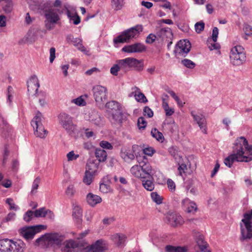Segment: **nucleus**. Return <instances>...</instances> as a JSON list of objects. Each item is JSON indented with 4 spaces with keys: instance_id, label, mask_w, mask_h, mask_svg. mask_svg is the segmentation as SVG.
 I'll return each mask as SVG.
<instances>
[{
    "instance_id": "obj_1",
    "label": "nucleus",
    "mask_w": 252,
    "mask_h": 252,
    "mask_svg": "<svg viewBox=\"0 0 252 252\" xmlns=\"http://www.w3.org/2000/svg\"><path fill=\"white\" fill-rule=\"evenodd\" d=\"M252 159V146L248 144V141L243 136L236 140L233 146V154L224 160L225 165L231 167L235 161L249 162Z\"/></svg>"
},
{
    "instance_id": "obj_2",
    "label": "nucleus",
    "mask_w": 252,
    "mask_h": 252,
    "mask_svg": "<svg viewBox=\"0 0 252 252\" xmlns=\"http://www.w3.org/2000/svg\"><path fill=\"white\" fill-rule=\"evenodd\" d=\"M143 31L142 25H137L124 31L121 34L113 40L115 44L128 42L130 39L135 38Z\"/></svg>"
},
{
    "instance_id": "obj_3",
    "label": "nucleus",
    "mask_w": 252,
    "mask_h": 252,
    "mask_svg": "<svg viewBox=\"0 0 252 252\" xmlns=\"http://www.w3.org/2000/svg\"><path fill=\"white\" fill-rule=\"evenodd\" d=\"M243 224H241V241L250 239L252 237V210L244 214L242 220Z\"/></svg>"
},
{
    "instance_id": "obj_4",
    "label": "nucleus",
    "mask_w": 252,
    "mask_h": 252,
    "mask_svg": "<svg viewBox=\"0 0 252 252\" xmlns=\"http://www.w3.org/2000/svg\"><path fill=\"white\" fill-rule=\"evenodd\" d=\"M117 63H119L121 70L125 72L131 70L132 68L138 71H142L143 69V61L134 58L128 57L119 60L117 61Z\"/></svg>"
},
{
    "instance_id": "obj_5",
    "label": "nucleus",
    "mask_w": 252,
    "mask_h": 252,
    "mask_svg": "<svg viewBox=\"0 0 252 252\" xmlns=\"http://www.w3.org/2000/svg\"><path fill=\"white\" fill-rule=\"evenodd\" d=\"M230 59L234 65H240L246 60V52L244 48L240 45H236L233 47L230 53Z\"/></svg>"
},
{
    "instance_id": "obj_6",
    "label": "nucleus",
    "mask_w": 252,
    "mask_h": 252,
    "mask_svg": "<svg viewBox=\"0 0 252 252\" xmlns=\"http://www.w3.org/2000/svg\"><path fill=\"white\" fill-rule=\"evenodd\" d=\"M59 124L69 134L76 131V125L73 123V118L65 113H61L58 116Z\"/></svg>"
},
{
    "instance_id": "obj_7",
    "label": "nucleus",
    "mask_w": 252,
    "mask_h": 252,
    "mask_svg": "<svg viewBox=\"0 0 252 252\" xmlns=\"http://www.w3.org/2000/svg\"><path fill=\"white\" fill-rule=\"evenodd\" d=\"M63 239V236L59 233H48L37 239L36 243L38 245H47L48 246L54 244L59 245L62 243Z\"/></svg>"
},
{
    "instance_id": "obj_8",
    "label": "nucleus",
    "mask_w": 252,
    "mask_h": 252,
    "mask_svg": "<svg viewBox=\"0 0 252 252\" xmlns=\"http://www.w3.org/2000/svg\"><path fill=\"white\" fill-rule=\"evenodd\" d=\"M41 120L42 114L38 112L32 120L31 126L34 129L35 135L41 138H43L46 136L47 131L45 129L41 123Z\"/></svg>"
},
{
    "instance_id": "obj_9",
    "label": "nucleus",
    "mask_w": 252,
    "mask_h": 252,
    "mask_svg": "<svg viewBox=\"0 0 252 252\" xmlns=\"http://www.w3.org/2000/svg\"><path fill=\"white\" fill-rule=\"evenodd\" d=\"M93 96L97 105H104L107 100V89L101 85H95L93 87Z\"/></svg>"
},
{
    "instance_id": "obj_10",
    "label": "nucleus",
    "mask_w": 252,
    "mask_h": 252,
    "mask_svg": "<svg viewBox=\"0 0 252 252\" xmlns=\"http://www.w3.org/2000/svg\"><path fill=\"white\" fill-rule=\"evenodd\" d=\"M46 228V226L44 225H37L35 226L23 227L21 229L22 235L27 240L32 239L35 234L40 232L42 230Z\"/></svg>"
},
{
    "instance_id": "obj_11",
    "label": "nucleus",
    "mask_w": 252,
    "mask_h": 252,
    "mask_svg": "<svg viewBox=\"0 0 252 252\" xmlns=\"http://www.w3.org/2000/svg\"><path fill=\"white\" fill-rule=\"evenodd\" d=\"M106 107L113 111L112 113V116L115 122H120L122 117L120 104L116 101L112 100L106 103Z\"/></svg>"
},
{
    "instance_id": "obj_12",
    "label": "nucleus",
    "mask_w": 252,
    "mask_h": 252,
    "mask_svg": "<svg viewBox=\"0 0 252 252\" xmlns=\"http://www.w3.org/2000/svg\"><path fill=\"white\" fill-rule=\"evenodd\" d=\"M191 44L189 40H180L176 44L174 52L176 55L186 57L190 51Z\"/></svg>"
},
{
    "instance_id": "obj_13",
    "label": "nucleus",
    "mask_w": 252,
    "mask_h": 252,
    "mask_svg": "<svg viewBox=\"0 0 252 252\" xmlns=\"http://www.w3.org/2000/svg\"><path fill=\"white\" fill-rule=\"evenodd\" d=\"M167 222L173 227L182 225L184 220L181 215L176 213H168L166 216Z\"/></svg>"
},
{
    "instance_id": "obj_14",
    "label": "nucleus",
    "mask_w": 252,
    "mask_h": 252,
    "mask_svg": "<svg viewBox=\"0 0 252 252\" xmlns=\"http://www.w3.org/2000/svg\"><path fill=\"white\" fill-rule=\"evenodd\" d=\"M28 93L29 96H34L39 87L38 78L35 75L32 76L27 81Z\"/></svg>"
},
{
    "instance_id": "obj_15",
    "label": "nucleus",
    "mask_w": 252,
    "mask_h": 252,
    "mask_svg": "<svg viewBox=\"0 0 252 252\" xmlns=\"http://www.w3.org/2000/svg\"><path fill=\"white\" fill-rule=\"evenodd\" d=\"M191 116L193 117L194 121L197 124L202 131L207 133L206 121L205 117L202 114L192 110L190 112Z\"/></svg>"
},
{
    "instance_id": "obj_16",
    "label": "nucleus",
    "mask_w": 252,
    "mask_h": 252,
    "mask_svg": "<svg viewBox=\"0 0 252 252\" xmlns=\"http://www.w3.org/2000/svg\"><path fill=\"white\" fill-rule=\"evenodd\" d=\"M146 49L145 46L141 43H136L125 46L122 51L127 53H141Z\"/></svg>"
},
{
    "instance_id": "obj_17",
    "label": "nucleus",
    "mask_w": 252,
    "mask_h": 252,
    "mask_svg": "<svg viewBox=\"0 0 252 252\" xmlns=\"http://www.w3.org/2000/svg\"><path fill=\"white\" fill-rule=\"evenodd\" d=\"M64 247L62 248V252H78L80 244L73 240H68L63 243Z\"/></svg>"
},
{
    "instance_id": "obj_18",
    "label": "nucleus",
    "mask_w": 252,
    "mask_h": 252,
    "mask_svg": "<svg viewBox=\"0 0 252 252\" xmlns=\"http://www.w3.org/2000/svg\"><path fill=\"white\" fill-rule=\"evenodd\" d=\"M59 10L51 8L47 10L45 12V17L47 22L50 24H55L60 20V17L58 13Z\"/></svg>"
},
{
    "instance_id": "obj_19",
    "label": "nucleus",
    "mask_w": 252,
    "mask_h": 252,
    "mask_svg": "<svg viewBox=\"0 0 252 252\" xmlns=\"http://www.w3.org/2000/svg\"><path fill=\"white\" fill-rule=\"evenodd\" d=\"M157 35L163 40L169 41L173 38V34L171 29L166 27L162 28L158 31Z\"/></svg>"
},
{
    "instance_id": "obj_20",
    "label": "nucleus",
    "mask_w": 252,
    "mask_h": 252,
    "mask_svg": "<svg viewBox=\"0 0 252 252\" xmlns=\"http://www.w3.org/2000/svg\"><path fill=\"white\" fill-rule=\"evenodd\" d=\"M182 204L188 213H194L197 210L196 203L188 198L183 199Z\"/></svg>"
},
{
    "instance_id": "obj_21",
    "label": "nucleus",
    "mask_w": 252,
    "mask_h": 252,
    "mask_svg": "<svg viewBox=\"0 0 252 252\" xmlns=\"http://www.w3.org/2000/svg\"><path fill=\"white\" fill-rule=\"evenodd\" d=\"M120 156L126 162H129L135 158L133 151L126 147H123L121 149Z\"/></svg>"
},
{
    "instance_id": "obj_22",
    "label": "nucleus",
    "mask_w": 252,
    "mask_h": 252,
    "mask_svg": "<svg viewBox=\"0 0 252 252\" xmlns=\"http://www.w3.org/2000/svg\"><path fill=\"white\" fill-rule=\"evenodd\" d=\"M132 92L131 94L129 95L131 96L134 95L135 99L139 102L145 103L148 101L145 95L140 92V89L137 87L132 88Z\"/></svg>"
},
{
    "instance_id": "obj_23",
    "label": "nucleus",
    "mask_w": 252,
    "mask_h": 252,
    "mask_svg": "<svg viewBox=\"0 0 252 252\" xmlns=\"http://www.w3.org/2000/svg\"><path fill=\"white\" fill-rule=\"evenodd\" d=\"M10 250L8 252H23L25 247V244L23 241L18 240L13 241L11 240Z\"/></svg>"
},
{
    "instance_id": "obj_24",
    "label": "nucleus",
    "mask_w": 252,
    "mask_h": 252,
    "mask_svg": "<svg viewBox=\"0 0 252 252\" xmlns=\"http://www.w3.org/2000/svg\"><path fill=\"white\" fill-rule=\"evenodd\" d=\"M86 200L87 203L92 207L95 206L102 201V199L99 196L93 193H89L87 195Z\"/></svg>"
},
{
    "instance_id": "obj_25",
    "label": "nucleus",
    "mask_w": 252,
    "mask_h": 252,
    "mask_svg": "<svg viewBox=\"0 0 252 252\" xmlns=\"http://www.w3.org/2000/svg\"><path fill=\"white\" fill-rule=\"evenodd\" d=\"M99 162L97 160H90L87 164L86 171L95 175L99 168Z\"/></svg>"
},
{
    "instance_id": "obj_26",
    "label": "nucleus",
    "mask_w": 252,
    "mask_h": 252,
    "mask_svg": "<svg viewBox=\"0 0 252 252\" xmlns=\"http://www.w3.org/2000/svg\"><path fill=\"white\" fill-rule=\"evenodd\" d=\"M130 171L131 173L136 178L141 179H145L146 178V176H144L141 167L140 165H135L133 166Z\"/></svg>"
},
{
    "instance_id": "obj_27",
    "label": "nucleus",
    "mask_w": 252,
    "mask_h": 252,
    "mask_svg": "<svg viewBox=\"0 0 252 252\" xmlns=\"http://www.w3.org/2000/svg\"><path fill=\"white\" fill-rule=\"evenodd\" d=\"M91 247L96 252H103L106 249V244L104 241L100 239L97 240Z\"/></svg>"
},
{
    "instance_id": "obj_28",
    "label": "nucleus",
    "mask_w": 252,
    "mask_h": 252,
    "mask_svg": "<svg viewBox=\"0 0 252 252\" xmlns=\"http://www.w3.org/2000/svg\"><path fill=\"white\" fill-rule=\"evenodd\" d=\"M196 243L201 251L206 250L208 245L204 240V236L202 235L198 234L196 238Z\"/></svg>"
},
{
    "instance_id": "obj_29",
    "label": "nucleus",
    "mask_w": 252,
    "mask_h": 252,
    "mask_svg": "<svg viewBox=\"0 0 252 252\" xmlns=\"http://www.w3.org/2000/svg\"><path fill=\"white\" fill-rule=\"evenodd\" d=\"M140 166L141 167L142 173L144 176H146V177L151 176L152 173V167L149 163H147L145 161L139 162Z\"/></svg>"
},
{
    "instance_id": "obj_30",
    "label": "nucleus",
    "mask_w": 252,
    "mask_h": 252,
    "mask_svg": "<svg viewBox=\"0 0 252 252\" xmlns=\"http://www.w3.org/2000/svg\"><path fill=\"white\" fill-rule=\"evenodd\" d=\"M11 240L4 239L0 240V251L2 252H8L10 250Z\"/></svg>"
},
{
    "instance_id": "obj_31",
    "label": "nucleus",
    "mask_w": 252,
    "mask_h": 252,
    "mask_svg": "<svg viewBox=\"0 0 252 252\" xmlns=\"http://www.w3.org/2000/svg\"><path fill=\"white\" fill-rule=\"evenodd\" d=\"M95 155L99 162L104 161L107 158V153L105 150L100 148L96 149Z\"/></svg>"
},
{
    "instance_id": "obj_32",
    "label": "nucleus",
    "mask_w": 252,
    "mask_h": 252,
    "mask_svg": "<svg viewBox=\"0 0 252 252\" xmlns=\"http://www.w3.org/2000/svg\"><path fill=\"white\" fill-rule=\"evenodd\" d=\"M89 120L93 124L98 126L100 124L101 118L99 114L95 111H93L90 114Z\"/></svg>"
},
{
    "instance_id": "obj_33",
    "label": "nucleus",
    "mask_w": 252,
    "mask_h": 252,
    "mask_svg": "<svg viewBox=\"0 0 252 252\" xmlns=\"http://www.w3.org/2000/svg\"><path fill=\"white\" fill-rule=\"evenodd\" d=\"M72 43L79 50L82 52L88 54V51L86 50L85 47L82 44V40L80 38H74Z\"/></svg>"
},
{
    "instance_id": "obj_34",
    "label": "nucleus",
    "mask_w": 252,
    "mask_h": 252,
    "mask_svg": "<svg viewBox=\"0 0 252 252\" xmlns=\"http://www.w3.org/2000/svg\"><path fill=\"white\" fill-rule=\"evenodd\" d=\"M165 251L166 252H187L188 250L184 247L167 245L165 247Z\"/></svg>"
},
{
    "instance_id": "obj_35",
    "label": "nucleus",
    "mask_w": 252,
    "mask_h": 252,
    "mask_svg": "<svg viewBox=\"0 0 252 252\" xmlns=\"http://www.w3.org/2000/svg\"><path fill=\"white\" fill-rule=\"evenodd\" d=\"M2 2V5L3 6V10L5 13H10L13 8V3L12 0H0Z\"/></svg>"
},
{
    "instance_id": "obj_36",
    "label": "nucleus",
    "mask_w": 252,
    "mask_h": 252,
    "mask_svg": "<svg viewBox=\"0 0 252 252\" xmlns=\"http://www.w3.org/2000/svg\"><path fill=\"white\" fill-rule=\"evenodd\" d=\"M66 14L68 18L70 21H73L74 25H76L80 23V18L76 13L72 14L68 9H67Z\"/></svg>"
},
{
    "instance_id": "obj_37",
    "label": "nucleus",
    "mask_w": 252,
    "mask_h": 252,
    "mask_svg": "<svg viewBox=\"0 0 252 252\" xmlns=\"http://www.w3.org/2000/svg\"><path fill=\"white\" fill-rule=\"evenodd\" d=\"M152 136L159 142H162L164 139L162 133L159 132L157 128L152 129L151 132Z\"/></svg>"
},
{
    "instance_id": "obj_38",
    "label": "nucleus",
    "mask_w": 252,
    "mask_h": 252,
    "mask_svg": "<svg viewBox=\"0 0 252 252\" xmlns=\"http://www.w3.org/2000/svg\"><path fill=\"white\" fill-rule=\"evenodd\" d=\"M113 239L118 246H121L125 242L126 237L124 234H116L113 236Z\"/></svg>"
},
{
    "instance_id": "obj_39",
    "label": "nucleus",
    "mask_w": 252,
    "mask_h": 252,
    "mask_svg": "<svg viewBox=\"0 0 252 252\" xmlns=\"http://www.w3.org/2000/svg\"><path fill=\"white\" fill-rule=\"evenodd\" d=\"M142 182L143 186L146 190L152 191L154 189L155 185L152 181L142 179Z\"/></svg>"
},
{
    "instance_id": "obj_40",
    "label": "nucleus",
    "mask_w": 252,
    "mask_h": 252,
    "mask_svg": "<svg viewBox=\"0 0 252 252\" xmlns=\"http://www.w3.org/2000/svg\"><path fill=\"white\" fill-rule=\"evenodd\" d=\"M124 0H111V6L115 10H121L124 6Z\"/></svg>"
},
{
    "instance_id": "obj_41",
    "label": "nucleus",
    "mask_w": 252,
    "mask_h": 252,
    "mask_svg": "<svg viewBox=\"0 0 252 252\" xmlns=\"http://www.w3.org/2000/svg\"><path fill=\"white\" fill-rule=\"evenodd\" d=\"M151 197L153 201L157 205H160L162 203L163 198L157 192H152L151 193Z\"/></svg>"
},
{
    "instance_id": "obj_42",
    "label": "nucleus",
    "mask_w": 252,
    "mask_h": 252,
    "mask_svg": "<svg viewBox=\"0 0 252 252\" xmlns=\"http://www.w3.org/2000/svg\"><path fill=\"white\" fill-rule=\"evenodd\" d=\"M72 216L78 219H79L82 216V210L77 205H73Z\"/></svg>"
},
{
    "instance_id": "obj_43",
    "label": "nucleus",
    "mask_w": 252,
    "mask_h": 252,
    "mask_svg": "<svg viewBox=\"0 0 252 252\" xmlns=\"http://www.w3.org/2000/svg\"><path fill=\"white\" fill-rule=\"evenodd\" d=\"M94 174L86 171L83 182L87 185H90L93 182V176Z\"/></svg>"
},
{
    "instance_id": "obj_44",
    "label": "nucleus",
    "mask_w": 252,
    "mask_h": 252,
    "mask_svg": "<svg viewBox=\"0 0 252 252\" xmlns=\"http://www.w3.org/2000/svg\"><path fill=\"white\" fill-rule=\"evenodd\" d=\"M41 179L39 177H37L33 181L31 193L33 194L36 192V190L39 187V184L40 183Z\"/></svg>"
},
{
    "instance_id": "obj_45",
    "label": "nucleus",
    "mask_w": 252,
    "mask_h": 252,
    "mask_svg": "<svg viewBox=\"0 0 252 252\" xmlns=\"http://www.w3.org/2000/svg\"><path fill=\"white\" fill-rule=\"evenodd\" d=\"M8 127V123L0 113V128L1 129L2 132L7 131Z\"/></svg>"
},
{
    "instance_id": "obj_46",
    "label": "nucleus",
    "mask_w": 252,
    "mask_h": 252,
    "mask_svg": "<svg viewBox=\"0 0 252 252\" xmlns=\"http://www.w3.org/2000/svg\"><path fill=\"white\" fill-rule=\"evenodd\" d=\"M207 46L210 50H217L220 48V45L214 41H213L211 38H208L207 39Z\"/></svg>"
},
{
    "instance_id": "obj_47",
    "label": "nucleus",
    "mask_w": 252,
    "mask_h": 252,
    "mask_svg": "<svg viewBox=\"0 0 252 252\" xmlns=\"http://www.w3.org/2000/svg\"><path fill=\"white\" fill-rule=\"evenodd\" d=\"M179 167L178 168V170L179 171V174L180 176H183V174H189V172L188 171V169L186 164L184 163H178Z\"/></svg>"
},
{
    "instance_id": "obj_48",
    "label": "nucleus",
    "mask_w": 252,
    "mask_h": 252,
    "mask_svg": "<svg viewBox=\"0 0 252 252\" xmlns=\"http://www.w3.org/2000/svg\"><path fill=\"white\" fill-rule=\"evenodd\" d=\"M46 209H47L44 207H42L34 211V217L36 218H45V212L46 211Z\"/></svg>"
},
{
    "instance_id": "obj_49",
    "label": "nucleus",
    "mask_w": 252,
    "mask_h": 252,
    "mask_svg": "<svg viewBox=\"0 0 252 252\" xmlns=\"http://www.w3.org/2000/svg\"><path fill=\"white\" fill-rule=\"evenodd\" d=\"M34 217H35L34 212L29 210L24 215L23 219L26 222H29L32 220Z\"/></svg>"
},
{
    "instance_id": "obj_50",
    "label": "nucleus",
    "mask_w": 252,
    "mask_h": 252,
    "mask_svg": "<svg viewBox=\"0 0 252 252\" xmlns=\"http://www.w3.org/2000/svg\"><path fill=\"white\" fill-rule=\"evenodd\" d=\"M181 63L186 67L190 69L193 68L195 66L194 63L191 60L187 59L182 60Z\"/></svg>"
},
{
    "instance_id": "obj_51",
    "label": "nucleus",
    "mask_w": 252,
    "mask_h": 252,
    "mask_svg": "<svg viewBox=\"0 0 252 252\" xmlns=\"http://www.w3.org/2000/svg\"><path fill=\"white\" fill-rule=\"evenodd\" d=\"M5 202L6 204H8L9 206V210H14L15 211H17L19 209V207L14 203L13 200L12 198H7Z\"/></svg>"
},
{
    "instance_id": "obj_52",
    "label": "nucleus",
    "mask_w": 252,
    "mask_h": 252,
    "mask_svg": "<svg viewBox=\"0 0 252 252\" xmlns=\"http://www.w3.org/2000/svg\"><path fill=\"white\" fill-rule=\"evenodd\" d=\"M13 88L11 86H8L7 88V99H6V103L9 106L11 107L12 105V101L13 97L12 96V94L11 92H12Z\"/></svg>"
},
{
    "instance_id": "obj_53",
    "label": "nucleus",
    "mask_w": 252,
    "mask_h": 252,
    "mask_svg": "<svg viewBox=\"0 0 252 252\" xmlns=\"http://www.w3.org/2000/svg\"><path fill=\"white\" fill-rule=\"evenodd\" d=\"M204 28L205 24L203 21L197 22L194 25L195 32L197 33H201V32L204 30Z\"/></svg>"
},
{
    "instance_id": "obj_54",
    "label": "nucleus",
    "mask_w": 252,
    "mask_h": 252,
    "mask_svg": "<svg viewBox=\"0 0 252 252\" xmlns=\"http://www.w3.org/2000/svg\"><path fill=\"white\" fill-rule=\"evenodd\" d=\"M243 30L246 35L252 36V27L247 23L243 25Z\"/></svg>"
},
{
    "instance_id": "obj_55",
    "label": "nucleus",
    "mask_w": 252,
    "mask_h": 252,
    "mask_svg": "<svg viewBox=\"0 0 252 252\" xmlns=\"http://www.w3.org/2000/svg\"><path fill=\"white\" fill-rule=\"evenodd\" d=\"M137 125L140 129H144L147 126V122L145 119L141 117L138 118L137 121Z\"/></svg>"
},
{
    "instance_id": "obj_56",
    "label": "nucleus",
    "mask_w": 252,
    "mask_h": 252,
    "mask_svg": "<svg viewBox=\"0 0 252 252\" xmlns=\"http://www.w3.org/2000/svg\"><path fill=\"white\" fill-rule=\"evenodd\" d=\"M120 70H121L120 65L119 63H117L116 64H115L112 67H111L110 69V72L112 75L117 76L118 75V71Z\"/></svg>"
},
{
    "instance_id": "obj_57",
    "label": "nucleus",
    "mask_w": 252,
    "mask_h": 252,
    "mask_svg": "<svg viewBox=\"0 0 252 252\" xmlns=\"http://www.w3.org/2000/svg\"><path fill=\"white\" fill-rule=\"evenodd\" d=\"M100 191L104 193L109 192L111 190L110 186L106 184L101 183L99 186Z\"/></svg>"
},
{
    "instance_id": "obj_58",
    "label": "nucleus",
    "mask_w": 252,
    "mask_h": 252,
    "mask_svg": "<svg viewBox=\"0 0 252 252\" xmlns=\"http://www.w3.org/2000/svg\"><path fill=\"white\" fill-rule=\"evenodd\" d=\"M75 192V189L73 185H69L67 187V188L65 191L66 194L69 197H72L74 195Z\"/></svg>"
},
{
    "instance_id": "obj_59",
    "label": "nucleus",
    "mask_w": 252,
    "mask_h": 252,
    "mask_svg": "<svg viewBox=\"0 0 252 252\" xmlns=\"http://www.w3.org/2000/svg\"><path fill=\"white\" fill-rule=\"evenodd\" d=\"M16 214L13 212H10L8 214L5 219L2 220V223L7 222L10 221H13L15 220Z\"/></svg>"
},
{
    "instance_id": "obj_60",
    "label": "nucleus",
    "mask_w": 252,
    "mask_h": 252,
    "mask_svg": "<svg viewBox=\"0 0 252 252\" xmlns=\"http://www.w3.org/2000/svg\"><path fill=\"white\" fill-rule=\"evenodd\" d=\"M143 115L148 118H152L154 115L153 111L148 106H145L143 110Z\"/></svg>"
},
{
    "instance_id": "obj_61",
    "label": "nucleus",
    "mask_w": 252,
    "mask_h": 252,
    "mask_svg": "<svg viewBox=\"0 0 252 252\" xmlns=\"http://www.w3.org/2000/svg\"><path fill=\"white\" fill-rule=\"evenodd\" d=\"M72 101L78 106H85L86 105L85 101L81 96L73 99Z\"/></svg>"
},
{
    "instance_id": "obj_62",
    "label": "nucleus",
    "mask_w": 252,
    "mask_h": 252,
    "mask_svg": "<svg viewBox=\"0 0 252 252\" xmlns=\"http://www.w3.org/2000/svg\"><path fill=\"white\" fill-rule=\"evenodd\" d=\"M167 185L170 191L173 192L175 190L176 185L175 183L171 179H168L167 180Z\"/></svg>"
},
{
    "instance_id": "obj_63",
    "label": "nucleus",
    "mask_w": 252,
    "mask_h": 252,
    "mask_svg": "<svg viewBox=\"0 0 252 252\" xmlns=\"http://www.w3.org/2000/svg\"><path fill=\"white\" fill-rule=\"evenodd\" d=\"M99 145L103 149L111 150L113 148L112 145L106 141H102L100 142Z\"/></svg>"
},
{
    "instance_id": "obj_64",
    "label": "nucleus",
    "mask_w": 252,
    "mask_h": 252,
    "mask_svg": "<svg viewBox=\"0 0 252 252\" xmlns=\"http://www.w3.org/2000/svg\"><path fill=\"white\" fill-rule=\"evenodd\" d=\"M79 155H75L73 151L69 152L67 154V158L68 161L76 159L79 157Z\"/></svg>"
}]
</instances>
